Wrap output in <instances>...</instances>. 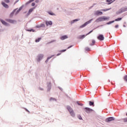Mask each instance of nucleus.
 <instances>
[{"label": "nucleus", "mask_w": 127, "mask_h": 127, "mask_svg": "<svg viewBox=\"0 0 127 127\" xmlns=\"http://www.w3.org/2000/svg\"><path fill=\"white\" fill-rule=\"evenodd\" d=\"M78 105H79V106H83V104H79V103L77 102Z\"/></svg>", "instance_id": "obj_41"}, {"label": "nucleus", "mask_w": 127, "mask_h": 127, "mask_svg": "<svg viewBox=\"0 0 127 127\" xmlns=\"http://www.w3.org/2000/svg\"><path fill=\"white\" fill-rule=\"evenodd\" d=\"M101 26H103V25H101Z\"/></svg>", "instance_id": "obj_52"}, {"label": "nucleus", "mask_w": 127, "mask_h": 127, "mask_svg": "<svg viewBox=\"0 0 127 127\" xmlns=\"http://www.w3.org/2000/svg\"><path fill=\"white\" fill-rule=\"evenodd\" d=\"M1 4L3 7H5V8H8L9 6L7 4L5 3V2L3 1H1Z\"/></svg>", "instance_id": "obj_14"}, {"label": "nucleus", "mask_w": 127, "mask_h": 127, "mask_svg": "<svg viewBox=\"0 0 127 127\" xmlns=\"http://www.w3.org/2000/svg\"><path fill=\"white\" fill-rule=\"evenodd\" d=\"M4 1L6 3H9V2H10V1L9 0H4V1Z\"/></svg>", "instance_id": "obj_29"}, {"label": "nucleus", "mask_w": 127, "mask_h": 127, "mask_svg": "<svg viewBox=\"0 0 127 127\" xmlns=\"http://www.w3.org/2000/svg\"><path fill=\"white\" fill-rule=\"evenodd\" d=\"M113 121H115V118L114 117H109L106 119L105 122L106 123H110V122H112Z\"/></svg>", "instance_id": "obj_10"}, {"label": "nucleus", "mask_w": 127, "mask_h": 127, "mask_svg": "<svg viewBox=\"0 0 127 127\" xmlns=\"http://www.w3.org/2000/svg\"><path fill=\"white\" fill-rule=\"evenodd\" d=\"M16 2H17V1H16V2H15V3H16Z\"/></svg>", "instance_id": "obj_47"}, {"label": "nucleus", "mask_w": 127, "mask_h": 127, "mask_svg": "<svg viewBox=\"0 0 127 127\" xmlns=\"http://www.w3.org/2000/svg\"><path fill=\"white\" fill-rule=\"evenodd\" d=\"M124 80H125V81H126L127 82V75H126L124 77Z\"/></svg>", "instance_id": "obj_33"}, {"label": "nucleus", "mask_w": 127, "mask_h": 127, "mask_svg": "<svg viewBox=\"0 0 127 127\" xmlns=\"http://www.w3.org/2000/svg\"><path fill=\"white\" fill-rule=\"evenodd\" d=\"M35 2H36V3H38V2H39V0H36Z\"/></svg>", "instance_id": "obj_37"}, {"label": "nucleus", "mask_w": 127, "mask_h": 127, "mask_svg": "<svg viewBox=\"0 0 127 127\" xmlns=\"http://www.w3.org/2000/svg\"><path fill=\"white\" fill-rule=\"evenodd\" d=\"M85 112L87 113V114H90V113H92V112H94V110L91 108L86 107L84 108Z\"/></svg>", "instance_id": "obj_6"}, {"label": "nucleus", "mask_w": 127, "mask_h": 127, "mask_svg": "<svg viewBox=\"0 0 127 127\" xmlns=\"http://www.w3.org/2000/svg\"><path fill=\"white\" fill-rule=\"evenodd\" d=\"M120 20H122V18H118L117 19H115L114 21H120Z\"/></svg>", "instance_id": "obj_28"}, {"label": "nucleus", "mask_w": 127, "mask_h": 127, "mask_svg": "<svg viewBox=\"0 0 127 127\" xmlns=\"http://www.w3.org/2000/svg\"><path fill=\"white\" fill-rule=\"evenodd\" d=\"M26 111H27V112H29V111H28L27 110H26Z\"/></svg>", "instance_id": "obj_51"}, {"label": "nucleus", "mask_w": 127, "mask_h": 127, "mask_svg": "<svg viewBox=\"0 0 127 127\" xmlns=\"http://www.w3.org/2000/svg\"><path fill=\"white\" fill-rule=\"evenodd\" d=\"M43 57H44V55H43L42 54H40L38 55V56H37V58L36 59V62H40V61H42V59H43Z\"/></svg>", "instance_id": "obj_4"}, {"label": "nucleus", "mask_w": 127, "mask_h": 127, "mask_svg": "<svg viewBox=\"0 0 127 127\" xmlns=\"http://www.w3.org/2000/svg\"><path fill=\"white\" fill-rule=\"evenodd\" d=\"M85 50L86 51H90V48H89L88 47H86V48H85Z\"/></svg>", "instance_id": "obj_34"}, {"label": "nucleus", "mask_w": 127, "mask_h": 127, "mask_svg": "<svg viewBox=\"0 0 127 127\" xmlns=\"http://www.w3.org/2000/svg\"><path fill=\"white\" fill-rule=\"evenodd\" d=\"M77 118L78 119H79V120H83V119L82 118V117H81V116L80 115L78 116Z\"/></svg>", "instance_id": "obj_30"}, {"label": "nucleus", "mask_w": 127, "mask_h": 127, "mask_svg": "<svg viewBox=\"0 0 127 127\" xmlns=\"http://www.w3.org/2000/svg\"><path fill=\"white\" fill-rule=\"evenodd\" d=\"M67 110L68 111L71 117H72V118L75 117V112H74V110H73V109H72L71 107L67 106Z\"/></svg>", "instance_id": "obj_3"}, {"label": "nucleus", "mask_w": 127, "mask_h": 127, "mask_svg": "<svg viewBox=\"0 0 127 127\" xmlns=\"http://www.w3.org/2000/svg\"><path fill=\"white\" fill-rule=\"evenodd\" d=\"M97 39L100 41H103L105 39V38L104 37V35L100 34L97 37Z\"/></svg>", "instance_id": "obj_11"}, {"label": "nucleus", "mask_w": 127, "mask_h": 127, "mask_svg": "<svg viewBox=\"0 0 127 127\" xmlns=\"http://www.w3.org/2000/svg\"><path fill=\"white\" fill-rule=\"evenodd\" d=\"M32 1H34V0H30L27 2V3H30V2H32Z\"/></svg>", "instance_id": "obj_31"}, {"label": "nucleus", "mask_w": 127, "mask_h": 127, "mask_svg": "<svg viewBox=\"0 0 127 127\" xmlns=\"http://www.w3.org/2000/svg\"><path fill=\"white\" fill-rule=\"evenodd\" d=\"M53 56H54V55H53L51 57L48 58L47 60L46 61V63H47V62H48V61H49V60L51 59V58H52V57H53Z\"/></svg>", "instance_id": "obj_23"}, {"label": "nucleus", "mask_w": 127, "mask_h": 127, "mask_svg": "<svg viewBox=\"0 0 127 127\" xmlns=\"http://www.w3.org/2000/svg\"><path fill=\"white\" fill-rule=\"evenodd\" d=\"M89 106H93V107H94V102L89 101Z\"/></svg>", "instance_id": "obj_27"}, {"label": "nucleus", "mask_w": 127, "mask_h": 127, "mask_svg": "<svg viewBox=\"0 0 127 127\" xmlns=\"http://www.w3.org/2000/svg\"><path fill=\"white\" fill-rule=\"evenodd\" d=\"M113 1V0H106V2H108V4H111V3H112V2Z\"/></svg>", "instance_id": "obj_19"}, {"label": "nucleus", "mask_w": 127, "mask_h": 127, "mask_svg": "<svg viewBox=\"0 0 127 127\" xmlns=\"http://www.w3.org/2000/svg\"><path fill=\"white\" fill-rule=\"evenodd\" d=\"M16 2H17V1H16V2H15V3H16Z\"/></svg>", "instance_id": "obj_50"}, {"label": "nucleus", "mask_w": 127, "mask_h": 127, "mask_svg": "<svg viewBox=\"0 0 127 127\" xmlns=\"http://www.w3.org/2000/svg\"><path fill=\"white\" fill-rule=\"evenodd\" d=\"M65 51H66V50H63L61 51V52H65Z\"/></svg>", "instance_id": "obj_38"}, {"label": "nucleus", "mask_w": 127, "mask_h": 127, "mask_svg": "<svg viewBox=\"0 0 127 127\" xmlns=\"http://www.w3.org/2000/svg\"><path fill=\"white\" fill-rule=\"evenodd\" d=\"M102 14L103 12L102 11H100L99 10L94 11V15H102Z\"/></svg>", "instance_id": "obj_12"}, {"label": "nucleus", "mask_w": 127, "mask_h": 127, "mask_svg": "<svg viewBox=\"0 0 127 127\" xmlns=\"http://www.w3.org/2000/svg\"><path fill=\"white\" fill-rule=\"evenodd\" d=\"M16 2H17V1H16V2H15V3H16Z\"/></svg>", "instance_id": "obj_49"}, {"label": "nucleus", "mask_w": 127, "mask_h": 127, "mask_svg": "<svg viewBox=\"0 0 127 127\" xmlns=\"http://www.w3.org/2000/svg\"><path fill=\"white\" fill-rule=\"evenodd\" d=\"M80 20V19H75L74 20H73L70 22V24H73L75 23V22H77V21H79Z\"/></svg>", "instance_id": "obj_17"}, {"label": "nucleus", "mask_w": 127, "mask_h": 127, "mask_svg": "<svg viewBox=\"0 0 127 127\" xmlns=\"http://www.w3.org/2000/svg\"><path fill=\"white\" fill-rule=\"evenodd\" d=\"M31 5H32V6H34V5H35V3H34V2L32 3Z\"/></svg>", "instance_id": "obj_35"}, {"label": "nucleus", "mask_w": 127, "mask_h": 127, "mask_svg": "<svg viewBox=\"0 0 127 127\" xmlns=\"http://www.w3.org/2000/svg\"><path fill=\"white\" fill-rule=\"evenodd\" d=\"M127 7L122 8L121 9H120L119 11L117 12V14H120V13H122V12H124V11H127Z\"/></svg>", "instance_id": "obj_7"}, {"label": "nucleus", "mask_w": 127, "mask_h": 127, "mask_svg": "<svg viewBox=\"0 0 127 127\" xmlns=\"http://www.w3.org/2000/svg\"><path fill=\"white\" fill-rule=\"evenodd\" d=\"M114 22H115V20L110 21V22L107 23L106 24L109 25L110 24H112V23H114Z\"/></svg>", "instance_id": "obj_24"}, {"label": "nucleus", "mask_w": 127, "mask_h": 127, "mask_svg": "<svg viewBox=\"0 0 127 127\" xmlns=\"http://www.w3.org/2000/svg\"><path fill=\"white\" fill-rule=\"evenodd\" d=\"M71 47H73V46H70L67 48V49H69V48H71Z\"/></svg>", "instance_id": "obj_39"}, {"label": "nucleus", "mask_w": 127, "mask_h": 127, "mask_svg": "<svg viewBox=\"0 0 127 127\" xmlns=\"http://www.w3.org/2000/svg\"><path fill=\"white\" fill-rule=\"evenodd\" d=\"M16 2H17V1H16V2H15V3H16Z\"/></svg>", "instance_id": "obj_48"}, {"label": "nucleus", "mask_w": 127, "mask_h": 127, "mask_svg": "<svg viewBox=\"0 0 127 127\" xmlns=\"http://www.w3.org/2000/svg\"><path fill=\"white\" fill-rule=\"evenodd\" d=\"M110 19L109 16H101L98 17L96 20L95 22H102V21H106L107 20H109Z\"/></svg>", "instance_id": "obj_1"}, {"label": "nucleus", "mask_w": 127, "mask_h": 127, "mask_svg": "<svg viewBox=\"0 0 127 127\" xmlns=\"http://www.w3.org/2000/svg\"><path fill=\"white\" fill-rule=\"evenodd\" d=\"M124 27H126V25H123Z\"/></svg>", "instance_id": "obj_46"}, {"label": "nucleus", "mask_w": 127, "mask_h": 127, "mask_svg": "<svg viewBox=\"0 0 127 127\" xmlns=\"http://www.w3.org/2000/svg\"><path fill=\"white\" fill-rule=\"evenodd\" d=\"M61 40H65V39H68V35H63L60 37Z\"/></svg>", "instance_id": "obj_15"}, {"label": "nucleus", "mask_w": 127, "mask_h": 127, "mask_svg": "<svg viewBox=\"0 0 127 127\" xmlns=\"http://www.w3.org/2000/svg\"><path fill=\"white\" fill-rule=\"evenodd\" d=\"M36 27H37V28H39V27H41L39 26H37Z\"/></svg>", "instance_id": "obj_45"}, {"label": "nucleus", "mask_w": 127, "mask_h": 127, "mask_svg": "<svg viewBox=\"0 0 127 127\" xmlns=\"http://www.w3.org/2000/svg\"><path fill=\"white\" fill-rule=\"evenodd\" d=\"M27 31H30V32L32 31L33 32H34V30L33 29L27 30Z\"/></svg>", "instance_id": "obj_32"}, {"label": "nucleus", "mask_w": 127, "mask_h": 127, "mask_svg": "<svg viewBox=\"0 0 127 127\" xmlns=\"http://www.w3.org/2000/svg\"><path fill=\"white\" fill-rule=\"evenodd\" d=\"M53 23L52 21H46V25L47 26H49L52 25Z\"/></svg>", "instance_id": "obj_16"}, {"label": "nucleus", "mask_w": 127, "mask_h": 127, "mask_svg": "<svg viewBox=\"0 0 127 127\" xmlns=\"http://www.w3.org/2000/svg\"><path fill=\"white\" fill-rule=\"evenodd\" d=\"M1 32H2V29H0V35L1 34Z\"/></svg>", "instance_id": "obj_36"}, {"label": "nucleus", "mask_w": 127, "mask_h": 127, "mask_svg": "<svg viewBox=\"0 0 127 127\" xmlns=\"http://www.w3.org/2000/svg\"><path fill=\"white\" fill-rule=\"evenodd\" d=\"M40 90H41V91H43V88H40Z\"/></svg>", "instance_id": "obj_42"}, {"label": "nucleus", "mask_w": 127, "mask_h": 127, "mask_svg": "<svg viewBox=\"0 0 127 127\" xmlns=\"http://www.w3.org/2000/svg\"><path fill=\"white\" fill-rule=\"evenodd\" d=\"M95 43H96V41L92 40V44H90V46H93V45H94V44H95Z\"/></svg>", "instance_id": "obj_25"}, {"label": "nucleus", "mask_w": 127, "mask_h": 127, "mask_svg": "<svg viewBox=\"0 0 127 127\" xmlns=\"http://www.w3.org/2000/svg\"><path fill=\"white\" fill-rule=\"evenodd\" d=\"M54 41H56L55 40H54Z\"/></svg>", "instance_id": "obj_53"}, {"label": "nucleus", "mask_w": 127, "mask_h": 127, "mask_svg": "<svg viewBox=\"0 0 127 127\" xmlns=\"http://www.w3.org/2000/svg\"><path fill=\"white\" fill-rule=\"evenodd\" d=\"M112 8H108V9H101V11H108V10H110Z\"/></svg>", "instance_id": "obj_21"}, {"label": "nucleus", "mask_w": 127, "mask_h": 127, "mask_svg": "<svg viewBox=\"0 0 127 127\" xmlns=\"http://www.w3.org/2000/svg\"><path fill=\"white\" fill-rule=\"evenodd\" d=\"M35 8V7H33L32 8H30L28 11V15H29L30 14V13H31V12H32V11H33V10H34Z\"/></svg>", "instance_id": "obj_18"}, {"label": "nucleus", "mask_w": 127, "mask_h": 127, "mask_svg": "<svg viewBox=\"0 0 127 127\" xmlns=\"http://www.w3.org/2000/svg\"><path fill=\"white\" fill-rule=\"evenodd\" d=\"M125 122H127V118H126V119H125Z\"/></svg>", "instance_id": "obj_43"}, {"label": "nucleus", "mask_w": 127, "mask_h": 127, "mask_svg": "<svg viewBox=\"0 0 127 127\" xmlns=\"http://www.w3.org/2000/svg\"><path fill=\"white\" fill-rule=\"evenodd\" d=\"M48 13H49V14H50V15H56L55 14V13H53V12H52L51 11H48Z\"/></svg>", "instance_id": "obj_22"}, {"label": "nucleus", "mask_w": 127, "mask_h": 127, "mask_svg": "<svg viewBox=\"0 0 127 127\" xmlns=\"http://www.w3.org/2000/svg\"><path fill=\"white\" fill-rule=\"evenodd\" d=\"M119 27V25H116L115 26V28H118Z\"/></svg>", "instance_id": "obj_40"}, {"label": "nucleus", "mask_w": 127, "mask_h": 127, "mask_svg": "<svg viewBox=\"0 0 127 127\" xmlns=\"http://www.w3.org/2000/svg\"><path fill=\"white\" fill-rule=\"evenodd\" d=\"M92 32H93V30L90 31L88 33H87L86 35H80L78 37V38L79 39H83V38H85V37H86V36H87V35H89V34H90V33H92Z\"/></svg>", "instance_id": "obj_9"}, {"label": "nucleus", "mask_w": 127, "mask_h": 127, "mask_svg": "<svg viewBox=\"0 0 127 127\" xmlns=\"http://www.w3.org/2000/svg\"><path fill=\"white\" fill-rule=\"evenodd\" d=\"M41 40V38H39L37 39H36L35 40V42H39V41H40Z\"/></svg>", "instance_id": "obj_26"}, {"label": "nucleus", "mask_w": 127, "mask_h": 127, "mask_svg": "<svg viewBox=\"0 0 127 127\" xmlns=\"http://www.w3.org/2000/svg\"><path fill=\"white\" fill-rule=\"evenodd\" d=\"M23 8V6H21L18 10L17 8L15 9L10 14L11 16H12L13 14H15V15H17V14H18L19 13V11L21 10Z\"/></svg>", "instance_id": "obj_2"}, {"label": "nucleus", "mask_w": 127, "mask_h": 127, "mask_svg": "<svg viewBox=\"0 0 127 127\" xmlns=\"http://www.w3.org/2000/svg\"><path fill=\"white\" fill-rule=\"evenodd\" d=\"M61 55V54H58L57 55V56H59V55Z\"/></svg>", "instance_id": "obj_44"}, {"label": "nucleus", "mask_w": 127, "mask_h": 127, "mask_svg": "<svg viewBox=\"0 0 127 127\" xmlns=\"http://www.w3.org/2000/svg\"><path fill=\"white\" fill-rule=\"evenodd\" d=\"M50 102H56V99H55L53 97H51L50 99Z\"/></svg>", "instance_id": "obj_20"}, {"label": "nucleus", "mask_w": 127, "mask_h": 127, "mask_svg": "<svg viewBox=\"0 0 127 127\" xmlns=\"http://www.w3.org/2000/svg\"><path fill=\"white\" fill-rule=\"evenodd\" d=\"M6 20L8 22H9V23H11L12 24H16L17 22L16 20L13 19H6Z\"/></svg>", "instance_id": "obj_8"}, {"label": "nucleus", "mask_w": 127, "mask_h": 127, "mask_svg": "<svg viewBox=\"0 0 127 127\" xmlns=\"http://www.w3.org/2000/svg\"><path fill=\"white\" fill-rule=\"evenodd\" d=\"M93 20V19H91L90 20H89V21H87L86 22H85L84 24H83V25H82L81 26H80V28H83L84 27H85V26H87V25H88V24H90V23H91V22H92V21Z\"/></svg>", "instance_id": "obj_5"}, {"label": "nucleus", "mask_w": 127, "mask_h": 127, "mask_svg": "<svg viewBox=\"0 0 127 127\" xmlns=\"http://www.w3.org/2000/svg\"><path fill=\"white\" fill-rule=\"evenodd\" d=\"M0 22L3 24V25H5V26H9V24H8L7 22H5V21L0 19Z\"/></svg>", "instance_id": "obj_13"}]
</instances>
